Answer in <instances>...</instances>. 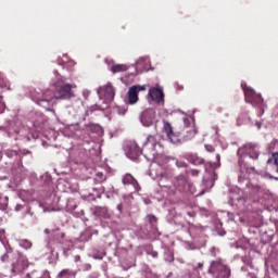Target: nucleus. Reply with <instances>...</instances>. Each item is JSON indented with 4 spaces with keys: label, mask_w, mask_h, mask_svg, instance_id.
<instances>
[{
    "label": "nucleus",
    "mask_w": 278,
    "mask_h": 278,
    "mask_svg": "<svg viewBox=\"0 0 278 278\" xmlns=\"http://www.w3.org/2000/svg\"><path fill=\"white\" fill-rule=\"evenodd\" d=\"M128 68L125 64H116L112 66V73H125Z\"/></svg>",
    "instance_id": "17"
},
{
    "label": "nucleus",
    "mask_w": 278,
    "mask_h": 278,
    "mask_svg": "<svg viewBox=\"0 0 278 278\" xmlns=\"http://www.w3.org/2000/svg\"><path fill=\"white\" fill-rule=\"evenodd\" d=\"M0 88H8V80L3 77V74L0 73Z\"/></svg>",
    "instance_id": "20"
},
{
    "label": "nucleus",
    "mask_w": 278,
    "mask_h": 278,
    "mask_svg": "<svg viewBox=\"0 0 278 278\" xmlns=\"http://www.w3.org/2000/svg\"><path fill=\"white\" fill-rule=\"evenodd\" d=\"M117 207H118V210L121 211L122 205H118Z\"/></svg>",
    "instance_id": "37"
},
{
    "label": "nucleus",
    "mask_w": 278,
    "mask_h": 278,
    "mask_svg": "<svg viewBox=\"0 0 278 278\" xmlns=\"http://www.w3.org/2000/svg\"><path fill=\"white\" fill-rule=\"evenodd\" d=\"M243 91H244L245 102L253 105V108H258L260 109L258 116H262V114H264V108H266V105L264 104V98H262V94L255 92V90H253V88L251 87H244Z\"/></svg>",
    "instance_id": "1"
},
{
    "label": "nucleus",
    "mask_w": 278,
    "mask_h": 278,
    "mask_svg": "<svg viewBox=\"0 0 278 278\" xmlns=\"http://www.w3.org/2000/svg\"><path fill=\"white\" fill-rule=\"evenodd\" d=\"M122 184H124V186H136L138 185V180H136L131 174H126L123 177Z\"/></svg>",
    "instance_id": "15"
},
{
    "label": "nucleus",
    "mask_w": 278,
    "mask_h": 278,
    "mask_svg": "<svg viewBox=\"0 0 278 278\" xmlns=\"http://www.w3.org/2000/svg\"><path fill=\"white\" fill-rule=\"evenodd\" d=\"M27 268V262L23 258H18L15 264H13L12 273L18 275V273H23Z\"/></svg>",
    "instance_id": "13"
},
{
    "label": "nucleus",
    "mask_w": 278,
    "mask_h": 278,
    "mask_svg": "<svg viewBox=\"0 0 278 278\" xmlns=\"http://www.w3.org/2000/svg\"><path fill=\"white\" fill-rule=\"evenodd\" d=\"M270 164H274L276 166V173L278 174V152H275L271 154V156L267 161V166H270Z\"/></svg>",
    "instance_id": "16"
},
{
    "label": "nucleus",
    "mask_w": 278,
    "mask_h": 278,
    "mask_svg": "<svg viewBox=\"0 0 278 278\" xmlns=\"http://www.w3.org/2000/svg\"><path fill=\"white\" fill-rule=\"evenodd\" d=\"M239 181H242V177H239Z\"/></svg>",
    "instance_id": "36"
},
{
    "label": "nucleus",
    "mask_w": 278,
    "mask_h": 278,
    "mask_svg": "<svg viewBox=\"0 0 278 278\" xmlns=\"http://www.w3.org/2000/svg\"><path fill=\"white\" fill-rule=\"evenodd\" d=\"M97 177H98V179H100V181H105V179H106L105 174H103V173H101V172H99V173L97 174Z\"/></svg>",
    "instance_id": "24"
},
{
    "label": "nucleus",
    "mask_w": 278,
    "mask_h": 278,
    "mask_svg": "<svg viewBox=\"0 0 278 278\" xmlns=\"http://www.w3.org/2000/svg\"><path fill=\"white\" fill-rule=\"evenodd\" d=\"M5 110V103L3 102V97L0 96V114Z\"/></svg>",
    "instance_id": "22"
},
{
    "label": "nucleus",
    "mask_w": 278,
    "mask_h": 278,
    "mask_svg": "<svg viewBox=\"0 0 278 278\" xmlns=\"http://www.w3.org/2000/svg\"><path fill=\"white\" fill-rule=\"evenodd\" d=\"M186 160H188V162H190L194 166H201V164L205 163V160H203L202 157H200L199 155H197L194 153L186 154Z\"/></svg>",
    "instance_id": "12"
},
{
    "label": "nucleus",
    "mask_w": 278,
    "mask_h": 278,
    "mask_svg": "<svg viewBox=\"0 0 278 278\" xmlns=\"http://www.w3.org/2000/svg\"><path fill=\"white\" fill-rule=\"evenodd\" d=\"M174 186L179 192H188L190 190V182H188V178L184 175L176 177Z\"/></svg>",
    "instance_id": "6"
},
{
    "label": "nucleus",
    "mask_w": 278,
    "mask_h": 278,
    "mask_svg": "<svg viewBox=\"0 0 278 278\" xmlns=\"http://www.w3.org/2000/svg\"><path fill=\"white\" fill-rule=\"evenodd\" d=\"M148 218H149V220H150V223H157V217H155L154 215H150V216H148Z\"/></svg>",
    "instance_id": "26"
},
{
    "label": "nucleus",
    "mask_w": 278,
    "mask_h": 278,
    "mask_svg": "<svg viewBox=\"0 0 278 278\" xmlns=\"http://www.w3.org/2000/svg\"><path fill=\"white\" fill-rule=\"evenodd\" d=\"M55 97V93H53V91L51 90H46L41 97H38L36 99V103H38V105H45V103H51V101H53V98Z\"/></svg>",
    "instance_id": "9"
},
{
    "label": "nucleus",
    "mask_w": 278,
    "mask_h": 278,
    "mask_svg": "<svg viewBox=\"0 0 278 278\" xmlns=\"http://www.w3.org/2000/svg\"><path fill=\"white\" fill-rule=\"evenodd\" d=\"M203 266V263H198V267H195L193 270L194 273H199L197 270H199V268H201Z\"/></svg>",
    "instance_id": "29"
},
{
    "label": "nucleus",
    "mask_w": 278,
    "mask_h": 278,
    "mask_svg": "<svg viewBox=\"0 0 278 278\" xmlns=\"http://www.w3.org/2000/svg\"><path fill=\"white\" fill-rule=\"evenodd\" d=\"M149 97L154 103H164V91L157 87L150 88Z\"/></svg>",
    "instance_id": "8"
},
{
    "label": "nucleus",
    "mask_w": 278,
    "mask_h": 278,
    "mask_svg": "<svg viewBox=\"0 0 278 278\" xmlns=\"http://www.w3.org/2000/svg\"><path fill=\"white\" fill-rule=\"evenodd\" d=\"M155 109H147L141 113L140 121L144 127H151L155 123Z\"/></svg>",
    "instance_id": "5"
},
{
    "label": "nucleus",
    "mask_w": 278,
    "mask_h": 278,
    "mask_svg": "<svg viewBox=\"0 0 278 278\" xmlns=\"http://www.w3.org/2000/svg\"><path fill=\"white\" fill-rule=\"evenodd\" d=\"M103 257H105V253H98L93 255V260H103Z\"/></svg>",
    "instance_id": "25"
},
{
    "label": "nucleus",
    "mask_w": 278,
    "mask_h": 278,
    "mask_svg": "<svg viewBox=\"0 0 278 278\" xmlns=\"http://www.w3.org/2000/svg\"><path fill=\"white\" fill-rule=\"evenodd\" d=\"M75 91H73V85L62 84L55 87V99H73Z\"/></svg>",
    "instance_id": "3"
},
{
    "label": "nucleus",
    "mask_w": 278,
    "mask_h": 278,
    "mask_svg": "<svg viewBox=\"0 0 278 278\" xmlns=\"http://www.w3.org/2000/svg\"><path fill=\"white\" fill-rule=\"evenodd\" d=\"M144 90H147V87L140 85L130 87L127 93V103H129V105H136L138 94Z\"/></svg>",
    "instance_id": "4"
},
{
    "label": "nucleus",
    "mask_w": 278,
    "mask_h": 278,
    "mask_svg": "<svg viewBox=\"0 0 278 278\" xmlns=\"http://www.w3.org/2000/svg\"><path fill=\"white\" fill-rule=\"evenodd\" d=\"M149 62V58L142 56L137 61V66L140 68L141 64H147Z\"/></svg>",
    "instance_id": "21"
},
{
    "label": "nucleus",
    "mask_w": 278,
    "mask_h": 278,
    "mask_svg": "<svg viewBox=\"0 0 278 278\" xmlns=\"http://www.w3.org/2000/svg\"><path fill=\"white\" fill-rule=\"evenodd\" d=\"M176 165L178 166V168H186L188 166L184 161H177Z\"/></svg>",
    "instance_id": "23"
},
{
    "label": "nucleus",
    "mask_w": 278,
    "mask_h": 278,
    "mask_svg": "<svg viewBox=\"0 0 278 278\" xmlns=\"http://www.w3.org/2000/svg\"><path fill=\"white\" fill-rule=\"evenodd\" d=\"M96 216H101L102 218H105L108 214V208L105 207H97L94 211Z\"/></svg>",
    "instance_id": "18"
},
{
    "label": "nucleus",
    "mask_w": 278,
    "mask_h": 278,
    "mask_svg": "<svg viewBox=\"0 0 278 278\" xmlns=\"http://www.w3.org/2000/svg\"><path fill=\"white\" fill-rule=\"evenodd\" d=\"M256 190H260V186H255Z\"/></svg>",
    "instance_id": "35"
},
{
    "label": "nucleus",
    "mask_w": 278,
    "mask_h": 278,
    "mask_svg": "<svg viewBox=\"0 0 278 278\" xmlns=\"http://www.w3.org/2000/svg\"><path fill=\"white\" fill-rule=\"evenodd\" d=\"M189 278H201V276H199V273H197V274H191Z\"/></svg>",
    "instance_id": "31"
},
{
    "label": "nucleus",
    "mask_w": 278,
    "mask_h": 278,
    "mask_svg": "<svg viewBox=\"0 0 278 278\" xmlns=\"http://www.w3.org/2000/svg\"><path fill=\"white\" fill-rule=\"evenodd\" d=\"M208 275H217L218 278L231 277V268L223 264V260L213 261L208 268Z\"/></svg>",
    "instance_id": "2"
},
{
    "label": "nucleus",
    "mask_w": 278,
    "mask_h": 278,
    "mask_svg": "<svg viewBox=\"0 0 278 278\" xmlns=\"http://www.w3.org/2000/svg\"><path fill=\"white\" fill-rule=\"evenodd\" d=\"M153 257H157V252H154V253H153Z\"/></svg>",
    "instance_id": "33"
},
{
    "label": "nucleus",
    "mask_w": 278,
    "mask_h": 278,
    "mask_svg": "<svg viewBox=\"0 0 278 278\" xmlns=\"http://www.w3.org/2000/svg\"><path fill=\"white\" fill-rule=\"evenodd\" d=\"M101 93H102L103 98L105 99V101L114 100V87L111 84L104 86L101 89Z\"/></svg>",
    "instance_id": "10"
},
{
    "label": "nucleus",
    "mask_w": 278,
    "mask_h": 278,
    "mask_svg": "<svg viewBox=\"0 0 278 278\" xmlns=\"http://www.w3.org/2000/svg\"><path fill=\"white\" fill-rule=\"evenodd\" d=\"M244 149L251 160H257L260 157V152H257V146L253 143H248L244 146Z\"/></svg>",
    "instance_id": "11"
},
{
    "label": "nucleus",
    "mask_w": 278,
    "mask_h": 278,
    "mask_svg": "<svg viewBox=\"0 0 278 278\" xmlns=\"http://www.w3.org/2000/svg\"><path fill=\"white\" fill-rule=\"evenodd\" d=\"M164 131H165L168 140H170V142H173V144H179V142H181V139H179V135H177V134H175V131H173V126L170 125V123L164 122Z\"/></svg>",
    "instance_id": "7"
},
{
    "label": "nucleus",
    "mask_w": 278,
    "mask_h": 278,
    "mask_svg": "<svg viewBox=\"0 0 278 278\" xmlns=\"http://www.w3.org/2000/svg\"><path fill=\"white\" fill-rule=\"evenodd\" d=\"M59 277H73V271L71 269H63L60 271Z\"/></svg>",
    "instance_id": "19"
},
{
    "label": "nucleus",
    "mask_w": 278,
    "mask_h": 278,
    "mask_svg": "<svg viewBox=\"0 0 278 278\" xmlns=\"http://www.w3.org/2000/svg\"><path fill=\"white\" fill-rule=\"evenodd\" d=\"M210 151H214V148H212Z\"/></svg>",
    "instance_id": "38"
},
{
    "label": "nucleus",
    "mask_w": 278,
    "mask_h": 278,
    "mask_svg": "<svg viewBox=\"0 0 278 278\" xmlns=\"http://www.w3.org/2000/svg\"><path fill=\"white\" fill-rule=\"evenodd\" d=\"M217 160H220V154H217Z\"/></svg>",
    "instance_id": "34"
},
{
    "label": "nucleus",
    "mask_w": 278,
    "mask_h": 278,
    "mask_svg": "<svg viewBox=\"0 0 278 278\" xmlns=\"http://www.w3.org/2000/svg\"><path fill=\"white\" fill-rule=\"evenodd\" d=\"M269 179H274L275 181H278V177L277 176L269 175Z\"/></svg>",
    "instance_id": "32"
},
{
    "label": "nucleus",
    "mask_w": 278,
    "mask_h": 278,
    "mask_svg": "<svg viewBox=\"0 0 278 278\" xmlns=\"http://www.w3.org/2000/svg\"><path fill=\"white\" fill-rule=\"evenodd\" d=\"M190 175H192L193 177H197V175H199V173H201L199 169H191Z\"/></svg>",
    "instance_id": "27"
},
{
    "label": "nucleus",
    "mask_w": 278,
    "mask_h": 278,
    "mask_svg": "<svg viewBox=\"0 0 278 278\" xmlns=\"http://www.w3.org/2000/svg\"><path fill=\"white\" fill-rule=\"evenodd\" d=\"M247 173H257V172L255 170V167H248Z\"/></svg>",
    "instance_id": "28"
},
{
    "label": "nucleus",
    "mask_w": 278,
    "mask_h": 278,
    "mask_svg": "<svg viewBox=\"0 0 278 278\" xmlns=\"http://www.w3.org/2000/svg\"><path fill=\"white\" fill-rule=\"evenodd\" d=\"M45 233L50 235L58 242H62V240H64V236H65L64 232L60 231V228H58L55 230L46 229Z\"/></svg>",
    "instance_id": "14"
},
{
    "label": "nucleus",
    "mask_w": 278,
    "mask_h": 278,
    "mask_svg": "<svg viewBox=\"0 0 278 278\" xmlns=\"http://www.w3.org/2000/svg\"><path fill=\"white\" fill-rule=\"evenodd\" d=\"M194 136H197V131L190 130V136H189V138H194Z\"/></svg>",
    "instance_id": "30"
}]
</instances>
